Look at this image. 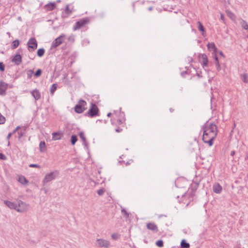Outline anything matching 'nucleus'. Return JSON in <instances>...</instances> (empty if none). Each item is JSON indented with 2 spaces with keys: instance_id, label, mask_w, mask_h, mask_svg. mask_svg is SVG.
Masks as SVG:
<instances>
[{
  "instance_id": "obj_28",
  "label": "nucleus",
  "mask_w": 248,
  "mask_h": 248,
  "mask_svg": "<svg viewBox=\"0 0 248 248\" xmlns=\"http://www.w3.org/2000/svg\"><path fill=\"white\" fill-rule=\"evenodd\" d=\"M226 13L227 16L232 20H234L235 19V15L231 11H227Z\"/></svg>"
},
{
  "instance_id": "obj_26",
  "label": "nucleus",
  "mask_w": 248,
  "mask_h": 248,
  "mask_svg": "<svg viewBox=\"0 0 248 248\" xmlns=\"http://www.w3.org/2000/svg\"><path fill=\"white\" fill-rule=\"evenodd\" d=\"M242 27L245 30L248 29V25L247 22L243 19H241L240 22Z\"/></svg>"
},
{
  "instance_id": "obj_11",
  "label": "nucleus",
  "mask_w": 248,
  "mask_h": 248,
  "mask_svg": "<svg viewBox=\"0 0 248 248\" xmlns=\"http://www.w3.org/2000/svg\"><path fill=\"white\" fill-rule=\"evenodd\" d=\"M8 84L2 81H0V94L4 95L7 89Z\"/></svg>"
},
{
  "instance_id": "obj_18",
  "label": "nucleus",
  "mask_w": 248,
  "mask_h": 248,
  "mask_svg": "<svg viewBox=\"0 0 248 248\" xmlns=\"http://www.w3.org/2000/svg\"><path fill=\"white\" fill-rule=\"evenodd\" d=\"M18 181L22 185H26L28 183L27 179L23 175H20L18 176Z\"/></svg>"
},
{
  "instance_id": "obj_10",
  "label": "nucleus",
  "mask_w": 248,
  "mask_h": 248,
  "mask_svg": "<svg viewBox=\"0 0 248 248\" xmlns=\"http://www.w3.org/2000/svg\"><path fill=\"white\" fill-rule=\"evenodd\" d=\"M65 39V35H62L55 39L54 41L53 42L52 46H58L62 44V43L64 41Z\"/></svg>"
},
{
  "instance_id": "obj_35",
  "label": "nucleus",
  "mask_w": 248,
  "mask_h": 248,
  "mask_svg": "<svg viewBox=\"0 0 248 248\" xmlns=\"http://www.w3.org/2000/svg\"><path fill=\"white\" fill-rule=\"evenodd\" d=\"M156 245L160 248L163 246V242L162 240H158L156 242Z\"/></svg>"
},
{
  "instance_id": "obj_34",
  "label": "nucleus",
  "mask_w": 248,
  "mask_h": 248,
  "mask_svg": "<svg viewBox=\"0 0 248 248\" xmlns=\"http://www.w3.org/2000/svg\"><path fill=\"white\" fill-rule=\"evenodd\" d=\"M212 48H214V51L215 54H213V57L214 58L215 60H216V62H218V58L217 55V54L215 52L217 50V47H212Z\"/></svg>"
},
{
  "instance_id": "obj_9",
  "label": "nucleus",
  "mask_w": 248,
  "mask_h": 248,
  "mask_svg": "<svg viewBox=\"0 0 248 248\" xmlns=\"http://www.w3.org/2000/svg\"><path fill=\"white\" fill-rule=\"evenodd\" d=\"M198 58L203 67H207L208 65V60L206 55L200 54Z\"/></svg>"
},
{
  "instance_id": "obj_22",
  "label": "nucleus",
  "mask_w": 248,
  "mask_h": 248,
  "mask_svg": "<svg viewBox=\"0 0 248 248\" xmlns=\"http://www.w3.org/2000/svg\"><path fill=\"white\" fill-rule=\"evenodd\" d=\"M25 130L26 127H23L21 130L17 132L18 139H21V138L25 134Z\"/></svg>"
},
{
  "instance_id": "obj_49",
  "label": "nucleus",
  "mask_w": 248,
  "mask_h": 248,
  "mask_svg": "<svg viewBox=\"0 0 248 248\" xmlns=\"http://www.w3.org/2000/svg\"><path fill=\"white\" fill-rule=\"evenodd\" d=\"M234 154H235V151H231V154H230V155L231 156H233L234 155Z\"/></svg>"
},
{
  "instance_id": "obj_4",
  "label": "nucleus",
  "mask_w": 248,
  "mask_h": 248,
  "mask_svg": "<svg viewBox=\"0 0 248 248\" xmlns=\"http://www.w3.org/2000/svg\"><path fill=\"white\" fill-rule=\"evenodd\" d=\"M58 175L59 171L57 170L52 171L46 174L43 180V184L45 185L52 181L53 180H54L58 176Z\"/></svg>"
},
{
  "instance_id": "obj_5",
  "label": "nucleus",
  "mask_w": 248,
  "mask_h": 248,
  "mask_svg": "<svg viewBox=\"0 0 248 248\" xmlns=\"http://www.w3.org/2000/svg\"><path fill=\"white\" fill-rule=\"evenodd\" d=\"M87 103L85 101L80 99L78 101V104L76 105L75 107V110L78 113H81L83 112L85 109V106Z\"/></svg>"
},
{
  "instance_id": "obj_6",
  "label": "nucleus",
  "mask_w": 248,
  "mask_h": 248,
  "mask_svg": "<svg viewBox=\"0 0 248 248\" xmlns=\"http://www.w3.org/2000/svg\"><path fill=\"white\" fill-rule=\"evenodd\" d=\"M110 243L109 241L104 239H97L95 246L100 248H108Z\"/></svg>"
},
{
  "instance_id": "obj_16",
  "label": "nucleus",
  "mask_w": 248,
  "mask_h": 248,
  "mask_svg": "<svg viewBox=\"0 0 248 248\" xmlns=\"http://www.w3.org/2000/svg\"><path fill=\"white\" fill-rule=\"evenodd\" d=\"M28 46H37V42L34 38H31L28 42Z\"/></svg>"
},
{
  "instance_id": "obj_21",
  "label": "nucleus",
  "mask_w": 248,
  "mask_h": 248,
  "mask_svg": "<svg viewBox=\"0 0 248 248\" xmlns=\"http://www.w3.org/2000/svg\"><path fill=\"white\" fill-rule=\"evenodd\" d=\"M79 136L80 138V139L82 140L83 144L85 147L87 146L88 143L86 141V138L84 135V133L83 132H81L79 133Z\"/></svg>"
},
{
  "instance_id": "obj_50",
  "label": "nucleus",
  "mask_w": 248,
  "mask_h": 248,
  "mask_svg": "<svg viewBox=\"0 0 248 248\" xmlns=\"http://www.w3.org/2000/svg\"><path fill=\"white\" fill-rule=\"evenodd\" d=\"M68 39L69 41H74V40L73 37H72V36L69 37Z\"/></svg>"
},
{
  "instance_id": "obj_12",
  "label": "nucleus",
  "mask_w": 248,
  "mask_h": 248,
  "mask_svg": "<svg viewBox=\"0 0 248 248\" xmlns=\"http://www.w3.org/2000/svg\"><path fill=\"white\" fill-rule=\"evenodd\" d=\"M4 203L10 209H14L16 211V207H17V203L9 201H4Z\"/></svg>"
},
{
  "instance_id": "obj_29",
  "label": "nucleus",
  "mask_w": 248,
  "mask_h": 248,
  "mask_svg": "<svg viewBox=\"0 0 248 248\" xmlns=\"http://www.w3.org/2000/svg\"><path fill=\"white\" fill-rule=\"evenodd\" d=\"M44 53H45V49L43 48H41L38 50L37 54L39 57H42L44 55Z\"/></svg>"
},
{
  "instance_id": "obj_13",
  "label": "nucleus",
  "mask_w": 248,
  "mask_h": 248,
  "mask_svg": "<svg viewBox=\"0 0 248 248\" xmlns=\"http://www.w3.org/2000/svg\"><path fill=\"white\" fill-rule=\"evenodd\" d=\"M12 62L17 65H19L22 62L21 56L19 54H16L12 59Z\"/></svg>"
},
{
  "instance_id": "obj_2",
  "label": "nucleus",
  "mask_w": 248,
  "mask_h": 248,
  "mask_svg": "<svg viewBox=\"0 0 248 248\" xmlns=\"http://www.w3.org/2000/svg\"><path fill=\"white\" fill-rule=\"evenodd\" d=\"M16 211L19 213H24L26 212L29 208V205L26 202L19 200L16 203Z\"/></svg>"
},
{
  "instance_id": "obj_45",
  "label": "nucleus",
  "mask_w": 248,
  "mask_h": 248,
  "mask_svg": "<svg viewBox=\"0 0 248 248\" xmlns=\"http://www.w3.org/2000/svg\"><path fill=\"white\" fill-rule=\"evenodd\" d=\"M19 129H20V127L19 126H18L16 127V128L13 131V134L15 133L16 132L18 131Z\"/></svg>"
},
{
  "instance_id": "obj_53",
  "label": "nucleus",
  "mask_w": 248,
  "mask_h": 248,
  "mask_svg": "<svg viewBox=\"0 0 248 248\" xmlns=\"http://www.w3.org/2000/svg\"><path fill=\"white\" fill-rule=\"evenodd\" d=\"M111 115V113L110 112H109L107 116H108V117H110Z\"/></svg>"
},
{
  "instance_id": "obj_32",
  "label": "nucleus",
  "mask_w": 248,
  "mask_h": 248,
  "mask_svg": "<svg viewBox=\"0 0 248 248\" xmlns=\"http://www.w3.org/2000/svg\"><path fill=\"white\" fill-rule=\"evenodd\" d=\"M197 23L198 24V30L202 32H204V28L203 25H202V24L200 21H198Z\"/></svg>"
},
{
  "instance_id": "obj_47",
  "label": "nucleus",
  "mask_w": 248,
  "mask_h": 248,
  "mask_svg": "<svg viewBox=\"0 0 248 248\" xmlns=\"http://www.w3.org/2000/svg\"><path fill=\"white\" fill-rule=\"evenodd\" d=\"M220 19L222 20L223 21H224V16L222 14H220Z\"/></svg>"
},
{
  "instance_id": "obj_30",
  "label": "nucleus",
  "mask_w": 248,
  "mask_h": 248,
  "mask_svg": "<svg viewBox=\"0 0 248 248\" xmlns=\"http://www.w3.org/2000/svg\"><path fill=\"white\" fill-rule=\"evenodd\" d=\"M78 140L77 137L76 135H72L71 138V142L72 145H74Z\"/></svg>"
},
{
  "instance_id": "obj_55",
  "label": "nucleus",
  "mask_w": 248,
  "mask_h": 248,
  "mask_svg": "<svg viewBox=\"0 0 248 248\" xmlns=\"http://www.w3.org/2000/svg\"><path fill=\"white\" fill-rule=\"evenodd\" d=\"M28 48H29V50H30V48L33 49L34 47H28Z\"/></svg>"
},
{
  "instance_id": "obj_51",
  "label": "nucleus",
  "mask_w": 248,
  "mask_h": 248,
  "mask_svg": "<svg viewBox=\"0 0 248 248\" xmlns=\"http://www.w3.org/2000/svg\"><path fill=\"white\" fill-rule=\"evenodd\" d=\"M219 55H220L221 56H222V57H224V55H223V53H222V51H219Z\"/></svg>"
},
{
  "instance_id": "obj_40",
  "label": "nucleus",
  "mask_w": 248,
  "mask_h": 248,
  "mask_svg": "<svg viewBox=\"0 0 248 248\" xmlns=\"http://www.w3.org/2000/svg\"><path fill=\"white\" fill-rule=\"evenodd\" d=\"M5 70V65L3 62H0V70L1 71H4Z\"/></svg>"
},
{
  "instance_id": "obj_37",
  "label": "nucleus",
  "mask_w": 248,
  "mask_h": 248,
  "mask_svg": "<svg viewBox=\"0 0 248 248\" xmlns=\"http://www.w3.org/2000/svg\"><path fill=\"white\" fill-rule=\"evenodd\" d=\"M105 192V189L104 188L99 189L97 191V193L99 195H102Z\"/></svg>"
},
{
  "instance_id": "obj_23",
  "label": "nucleus",
  "mask_w": 248,
  "mask_h": 248,
  "mask_svg": "<svg viewBox=\"0 0 248 248\" xmlns=\"http://www.w3.org/2000/svg\"><path fill=\"white\" fill-rule=\"evenodd\" d=\"M181 246L183 248H189L190 245L187 243L185 240L183 239L181 242Z\"/></svg>"
},
{
  "instance_id": "obj_43",
  "label": "nucleus",
  "mask_w": 248,
  "mask_h": 248,
  "mask_svg": "<svg viewBox=\"0 0 248 248\" xmlns=\"http://www.w3.org/2000/svg\"><path fill=\"white\" fill-rule=\"evenodd\" d=\"M29 167L31 168H40V166L39 165L35 164H31L29 165Z\"/></svg>"
},
{
  "instance_id": "obj_39",
  "label": "nucleus",
  "mask_w": 248,
  "mask_h": 248,
  "mask_svg": "<svg viewBox=\"0 0 248 248\" xmlns=\"http://www.w3.org/2000/svg\"><path fill=\"white\" fill-rule=\"evenodd\" d=\"M215 65H216L217 70V71H219L221 70V67H220L219 62H216Z\"/></svg>"
},
{
  "instance_id": "obj_33",
  "label": "nucleus",
  "mask_w": 248,
  "mask_h": 248,
  "mask_svg": "<svg viewBox=\"0 0 248 248\" xmlns=\"http://www.w3.org/2000/svg\"><path fill=\"white\" fill-rule=\"evenodd\" d=\"M111 237L112 239L117 240L119 238L120 235L117 233H113L111 234Z\"/></svg>"
},
{
  "instance_id": "obj_31",
  "label": "nucleus",
  "mask_w": 248,
  "mask_h": 248,
  "mask_svg": "<svg viewBox=\"0 0 248 248\" xmlns=\"http://www.w3.org/2000/svg\"><path fill=\"white\" fill-rule=\"evenodd\" d=\"M65 13L67 16L71 15L72 13V10L69 9L68 5L66 6Z\"/></svg>"
},
{
  "instance_id": "obj_44",
  "label": "nucleus",
  "mask_w": 248,
  "mask_h": 248,
  "mask_svg": "<svg viewBox=\"0 0 248 248\" xmlns=\"http://www.w3.org/2000/svg\"><path fill=\"white\" fill-rule=\"evenodd\" d=\"M207 46H215V45L214 43H208V44L207 45Z\"/></svg>"
},
{
  "instance_id": "obj_52",
  "label": "nucleus",
  "mask_w": 248,
  "mask_h": 248,
  "mask_svg": "<svg viewBox=\"0 0 248 248\" xmlns=\"http://www.w3.org/2000/svg\"><path fill=\"white\" fill-rule=\"evenodd\" d=\"M152 9H153V7H150L148 8V10L149 11H152Z\"/></svg>"
},
{
  "instance_id": "obj_54",
  "label": "nucleus",
  "mask_w": 248,
  "mask_h": 248,
  "mask_svg": "<svg viewBox=\"0 0 248 248\" xmlns=\"http://www.w3.org/2000/svg\"><path fill=\"white\" fill-rule=\"evenodd\" d=\"M236 248H241V247H240V245H238V246L236 247Z\"/></svg>"
},
{
  "instance_id": "obj_14",
  "label": "nucleus",
  "mask_w": 248,
  "mask_h": 248,
  "mask_svg": "<svg viewBox=\"0 0 248 248\" xmlns=\"http://www.w3.org/2000/svg\"><path fill=\"white\" fill-rule=\"evenodd\" d=\"M147 228L151 231L157 232L158 231V228L156 225L154 223H148L146 225Z\"/></svg>"
},
{
  "instance_id": "obj_56",
  "label": "nucleus",
  "mask_w": 248,
  "mask_h": 248,
  "mask_svg": "<svg viewBox=\"0 0 248 248\" xmlns=\"http://www.w3.org/2000/svg\"><path fill=\"white\" fill-rule=\"evenodd\" d=\"M10 145V142L9 141L8 143V145Z\"/></svg>"
},
{
  "instance_id": "obj_1",
  "label": "nucleus",
  "mask_w": 248,
  "mask_h": 248,
  "mask_svg": "<svg viewBox=\"0 0 248 248\" xmlns=\"http://www.w3.org/2000/svg\"><path fill=\"white\" fill-rule=\"evenodd\" d=\"M203 132L217 136V126L213 123H206L202 127Z\"/></svg>"
},
{
  "instance_id": "obj_48",
  "label": "nucleus",
  "mask_w": 248,
  "mask_h": 248,
  "mask_svg": "<svg viewBox=\"0 0 248 248\" xmlns=\"http://www.w3.org/2000/svg\"><path fill=\"white\" fill-rule=\"evenodd\" d=\"M115 131H116V132H121V131H122V129H121V128H119L116 129H115Z\"/></svg>"
},
{
  "instance_id": "obj_3",
  "label": "nucleus",
  "mask_w": 248,
  "mask_h": 248,
  "mask_svg": "<svg viewBox=\"0 0 248 248\" xmlns=\"http://www.w3.org/2000/svg\"><path fill=\"white\" fill-rule=\"evenodd\" d=\"M216 136L203 132L202 135V140L204 143H208L210 146L213 144V141Z\"/></svg>"
},
{
  "instance_id": "obj_15",
  "label": "nucleus",
  "mask_w": 248,
  "mask_h": 248,
  "mask_svg": "<svg viewBox=\"0 0 248 248\" xmlns=\"http://www.w3.org/2000/svg\"><path fill=\"white\" fill-rule=\"evenodd\" d=\"M213 189L215 193L219 194L222 191V187L219 184H216L214 185Z\"/></svg>"
},
{
  "instance_id": "obj_7",
  "label": "nucleus",
  "mask_w": 248,
  "mask_h": 248,
  "mask_svg": "<svg viewBox=\"0 0 248 248\" xmlns=\"http://www.w3.org/2000/svg\"><path fill=\"white\" fill-rule=\"evenodd\" d=\"M98 108L95 104H92L91 107L88 111L85 114L86 116H89L93 117L95 116L98 115Z\"/></svg>"
},
{
  "instance_id": "obj_19",
  "label": "nucleus",
  "mask_w": 248,
  "mask_h": 248,
  "mask_svg": "<svg viewBox=\"0 0 248 248\" xmlns=\"http://www.w3.org/2000/svg\"><path fill=\"white\" fill-rule=\"evenodd\" d=\"M53 140H59L62 138V134L59 132H54L52 134Z\"/></svg>"
},
{
  "instance_id": "obj_46",
  "label": "nucleus",
  "mask_w": 248,
  "mask_h": 248,
  "mask_svg": "<svg viewBox=\"0 0 248 248\" xmlns=\"http://www.w3.org/2000/svg\"><path fill=\"white\" fill-rule=\"evenodd\" d=\"M13 133H10L8 134V135L7 136V139L9 140L10 138H11V136L12 135Z\"/></svg>"
},
{
  "instance_id": "obj_41",
  "label": "nucleus",
  "mask_w": 248,
  "mask_h": 248,
  "mask_svg": "<svg viewBox=\"0 0 248 248\" xmlns=\"http://www.w3.org/2000/svg\"><path fill=\"white\" fill-rule=\"evenodd\" d=\"M243 81L245 83H248V80L247 79V78H248L247 74H244L243 76Z\"/></svg>"
},
{
  "instance_id": "obj_8",
  "label": "nucleus",
  "mask_w": 248,
  "mask_h": 248,
  "mask_svg": "<svg viewBox=\"0 0 248 248\" xmlns=\"http://www.w3.org/2000/svg\"><path fill=\"white\" fill-rule=\"evenodd\" d=\"M89 20L87 19H84L77 21L73 27V30L76 31L88 24Z\"/></svg>"
},
{
  "instance_id": "obj_17",
  "label": "nucleus",
  "mask_w": 248,
  "mask_h": 248,
  "mask_svg": "<svg viewBox=\"0 0 248 248\" xmlns=\"http://www.w3.org/2000/svg\"><path fill=\"white\" fill-rule=\"evenodd\" d=\"M31 94L35 100H38L40 98V93L37 90H34L31 92Z\"/></svg>"
},
{
  "instance_id": "obj_38",
  "label": "nucleus",
  "mask_w": 248,
  "mask_h": 248,
  "mask_svg": "<svg viewBox=\"0 0 248 248\" xmlns=\"http://www.w3.org/2000/svg\"><path fill=\"white\" fill-rule=\"evenodd\" d=\"M42 73V70L41 69H38L35 73V76L38 77L41 75Z\"/></svg>"
},
{
  "instance_id": "obj_42",
  "label": "nucleus",
  "mask_w": 248,
  "mask_h": 248,
  "mask_svg": "<svg viewBox=\"0 0 248 248\" xmlns=\"http://www.w3.org/2000/svg\"><path fill=\"white\" fill-rule=\"evenodd\" d=\"M0 159L3 160H5L7 159V157L3 154L0 153Z\"/></svg>"
},
{
  "instance_id": "obj_36",
  "label": "nucleus",
  "mask_w": 248,
  "mask_h": 248,
  "mask_svg": "<svg viewBox=\"0 0 248 248\" xmlns=\"http://www.w3.org/2000/svg\"><path fill=\"white\" fill-rule=\"evenodd\" d=\"M19 45V42L18 40H15L12 43V46H18Z\"/></svg>"
},
{
  "instance_id": "obj_20",
  "label": "nucleus",
  "mask_w": 248,
  "mask_h": 248,
  "mask_svg": "<svg viewBox=\"0 0 248 248\" xmlns=\"http://www.w3.org/2000/svg\"><path fill=\"white\" fill-rule=\"evenodd\" d=\"M45 7L47 10L51 11L55 8L56 4L55 3H49L46 4Z\"/></svg>"
},
{
  "instance_id": "obj_25",
  "label": "nucleus",
  "mask_w": 248,
  "mask_h": 248,
  "mask_svg": "<svg viewBox=\"0 0 248 248\" xmlns=\"http://www.w3.org/2000/svg\"><path fill=\"white\" fill-rule=\"evenodd\" d=\"M121 213L123 217L125 218H127L129 217V213H128L124 208H122Z\"/></svg>"
},
{
  "instance_id": "obj_24",
  "label": "nucleus",
  "mask_w": 248,
  "mask_h": 248,
  "mask_svg": "<svg viewBox=\"0 0 248 248\" xmlns=\"http://www.w3.org/2000/svg\"><path fill=\"white\" fill-rule=\"evenodd\" d=\"M39 147L40 149V151L41 152H43L45 151L46 149V143L45 141H42L40 142Z\"/></svg>"
},
{
  "instance_id": "obj_27",
  "label": "nucleus",
  "mask_w": 248,
  "mask_h": 248,
  "mask_svg": "<svg viewBox=\"0 0 248 248\" xmlns=\"http://www.w3.org/2000/svg\"><path fill=\"white\" fill-rule=\"evenodd\" d=\"M57 88V85L56 84H53L50 89V93L51 94H53L55 92Z\"/></svg>"
}]
</instances>
